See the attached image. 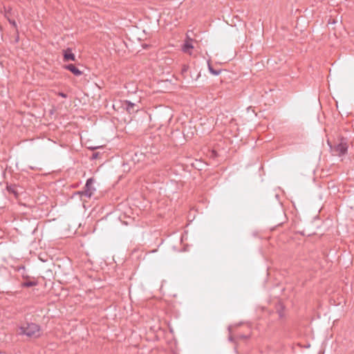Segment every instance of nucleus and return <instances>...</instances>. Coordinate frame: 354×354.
<instances>
[{"instance_id":"nucleus-1","label":"nucleus","mask_w":354,"mask_h":354,"mask_svg":"<svg viewBox=\"0 0 354 354\" xmlns=\"http://www.w3.org/2000/svg\"><path fill=\"white\" fill-rule=\"evenodd\" d=\"M17 333L19 335H26L33 338H37L41 334L39 326L34 323H26L19 326Z\"/></svg>"},{"instance_id":"nucleus-2","label":"nucleus","mask_w":354,"mask_h":354,"mask_svg":"<svg viewBox=\"0 0 354 354\" xmlns=\"http://www.w3.org/2000/svg\"><path fill=\"white\" fill-rule=\"evenodd\" d=\"M328 144L330 145L332 151L336 155L341 156L344 154L347 151V141L344 138H339L333 145H331L330 141L328 140Z\"/></svg>"},{"instance_id":"nucleus-3","label":"nucleus","mask_w":354,"mask_h":354,"mask_svg":"<svg viewBox=\"0 0 354 354\" xmlns=\"http://www.w3.org/2000/svg\"><path fill=\"white\" fill-rule=\"evenodd\" d=\"M93 184L94 180L93 178H88L85 185L84 190L82 192V195L90 198L95 191Z\"/></svg>"},{"instance_id":"nucleus-4","label":"nucleus","mask_w":354,"mask_h":354,"mask_svg":"<svg viewBox=\"0 0 354 354\" xmlns=\"http://www.w3.org/2000/svg\"><path fill=\"white\" fill-rule=\"evenodd\" d=\"M82 67L80 65H75L73 64H68V71L71 72L74 75L79 77L83 74L82 71L80 69Z\"/></svg>"},{"instance_id":"nucleus-5","label":"nucleus","mask_w":354,"mask_h":354,"mask_svg":"<svg viewBox=\"0 0 354 354\" xmlns=\"http://www.w3.org/2000/svg\"><path fill=\"white\" fill-rule=\"evenodd\" d=\"M192 42H193V41L190 38H187L185 40V44L183 45V52H185V53H188L189 55H192V50L194 48Z\"/></svg>"},{"instance_id":"nucleus-6","label":"nucleus","mask_w":354,"mask_h":354,"mask_svg":"<svg viewBox=\"0 0 354 354\" xmlns=\"http://www.w3.org/2000/svg\"><path fill=\"white\" fill-rule=\"evenodd\" d=\"M125 105H126L127 111L129 113H132V112L136 111L134 109V104H133V103H131V102H130L129 101H126L125 102Z\"/></svg>"},{"instance_id":"nucleus-7","label":"nucleus","mask_w":354,"mask_h":354,"mask_svg":"<svg viewBox=\"0 0 354 354\" xmlns=\"http://www.w3.org/2000/svg\"><path fill=\"white\" fill-rule=\"evenodd\" d=\"M37 283L35 281H25L22 283V287H32L36 286Z\"/></svg>"},{"instance_id":"nucleus-8","label":"nucleus","mask_w":354,"mask_h":354,"mask_svg":"<svg viewBox=\"0 0 354 354\" xmlns=\"http://www.w3.org/2000/svg\"><path fill=\"white\" fill-rule=\"evenodd\" d=\"M75 58L74 54L71 53L69 51V49L68 48V61H69V60L75 61Z\"/></svg>"},{"instance_id":"nucleus-9","label":"nucleus","mask_w":354,"mask_h":354,"mask_svg":"<svg viewBox=\"0 0 354 354\" xmlns=\"http://www.w3.org/2000/svg\"><path fill=\"white\" fill-rule=\"evenodd\" d=\"M75 174L77 176L75 178L77 179V180H79L83 176L82 171H80L78 172H75Z\"/></svg>"},{"instance_id":"nucleus-10","label":"nucleus","mask_w":354,"mask_h":354,"mask_svg":"<svg viewBox=\"0 0 354 354\" xmlns=\"http://www.w3.org/2000/svg\"><path fill=\"white\" fill-rule=\"evenodd\" d=\"M8 21L10 22V24H12V26L15 28H17V23L15 20H12L10 19H8Z\"/></svg>"},{"instance_id":"nucleus-11","label":"nucleus","mask_w":354,"mask_h":354,"mask_svg":"<svg viewBox=\"0 0 354 354\" xmlns=\"http://www.w3.org/2000/svg\"><path fill=\"white\" fill-rule=\"evenodd\" d=\"M62 53H63L64 59L66 60V50H63Z\"/></svg>"},{"instance_id":"nucleus-12","label":"nucleus","mask_w":354,"mask_h":354,"mask_svg":"<svg viewBox=\"0 0 354 354\" xmlns=\"http://www.w3.org/2000/svg\"><path fill=\"white\" fill-rule=\"evenodd\" d=\"M209 69H210V71H211L213 74H214V75H217V74H218V73H216V72L214 71H213V70H212L211 68H209Z\"/></svg>"},{"instance_id":"nucleus-13","label":"nucleus","mask_w":354,"mask_h":354,"mask_svg":"<svg viewBox=\"0 0 354 354\" xmlns=\"http://www.w3.org/2000/svg\"><path fill=\"white\" fill-rule=\"evenodd\" d=\"M72 173H73V171H72V170L68 171V175L71 176Z\"/></svg>"},{"instance_id":"nucleus-14","label":"nucleus","mask_w":354,"mask_h":354,"mask_svg":"<svg viewBox=\"0 0 354 354\" xmlns=\"http://www.w3.org/2000/svg\"><path fill=\"white\" fill-rule=\"evenodd\" d=\"M89 148H91V149H97V148H98V147H90Z\"/></svg>"}]
</instances>
